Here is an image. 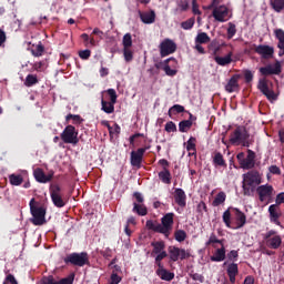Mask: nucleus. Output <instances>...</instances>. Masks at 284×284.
<instances>
[{"label": "nucleus", "instance_id": "f257e3e1", "mask_svg": "<svg viewBox=\"0 0 284 284\" xmlns=\"http://www.w3.org/2000/svg\"><path fill=\"white\" fill-rule=\"evenodd\" d=\"M146 229L156 234H163L165 239H170L172 234V227L174 226V213H166L162 219L161 223L148 220L145 224Z\"/></svg>", "mask_w": 284, "mask_h": 284}, {"label": "nucleus", "instance_id": "f03ea898", "mask_svg": "<svg viewBox=\"0 0 284 284\" xmlns=\"http://www.w3.org/2000/svg\"><path fill=\"white\" fill-rule=\"evenodd\" d=\"M242 176V190L244 196H250L251 194H254L256 186L263 183L261 173L256 170H251L247 173H244Z\"/></svg>", "mask_w": 284, "mask_h": 284}, {"label": "nucleus", "instance_id": "7ed1b4c3", "mask_svg": "<svg viewBox=\"0 0 284 284\" xmlns=\"http://www.w3.org/2000/svg\"><path fill=\"white\" fill-rule=\"evenodd\" d=\"M222 51H223V44L219 43V41H212L209 44V54H211V57L213 58V60L217 65L225 68L234 61L232 59V57H234V53L230 51L226 55L221 57Z\"/></svg>", "mask_w": 284, "mask_h": 284}, {"label": "nucleus", "instance_id": "20e7f679", "mask_svg": "<svg viewBox=\"0 0 284 284\" xmlns=\"http://www.w3.org/2000/svg\"><path fill=\"white\" fill-rule=\"evenodd\" d=\"M231 145H243V148H250V133L244 126H236L230 136Z\"/></svg>", "mask_w": 284, "mask_h": 284}, {"label": "nucleus", "instance_id": "39448f33", "mask_svg": "<svg viewBox=\"0 0 284 284\" xmlns=\"http://www.w3.org/2000/svg\"><path fill=\"white\" fill-rule=\"evenodd\" d=\"M240 166L242 170H254L256 166V153L252 150H247V155L245 158V153L240 152L236 155Z\"/></svg>", "mask_w": 284, "mask_h": 284}, {"label": "nucleus", "instance_id": "423d86ee", "mask_svg": "<svg viewBox=\"0 0 284 284\" xmlns=\"http://www.w3.org/2000/svg\"><path fill=\"white\" fill-rule=\"evenodd\" d=\"M65 265H75L77 267H83L90 263V257L85 252L71 253L64 257Z\"/></svg>", "mask_w": 284, "mask_h": 284}, {"label": "nucleus", "instance_id": "0eeeda50", "mask_svg": "<svg viewBox=\"0 0 284 284\" xmlns=\"http://www.w3.org/2000/svg\"><path fill=\"white\" fill-rule=\"evenodd\" d=\"M60 139H62L63 143L77 145V143H79V131H77V128H74V125L69 124L60 134Z\"/></svg>", "mask_w": 284, "mask_h": 284}, {"label": "nucleus", "instance_id": "6e6552de", "mask_svg": "<svg viewBox=\"0 0 284 284\" xmlns=\"http://www.w3.org/2000/svg\"><path fill=\"white\" fill-rule=\"evenodd\" d=\"M133 199H135V202H133L132 212L138 214V216H148V206L144 204L145 197H143V194L141 192H134Z\"/></svg>", "mask_w": 284, "mask_h": 284}, {"label": "nucleus", "instance_id": "1a4fd4ad", "mask_svg": "<svg viewBox=\"0 0 284 284\" xmlns=\"http://www.w3.org/2000/svg\"><path fill=\"white\" fill-rule=\"evenodd\" d=\"M106 94H109L110 97V102L105 101V99H103V97L101 98V111L105 112V114H112L114 113V105L116 104V90L114 89H108L106 90Z\"/></svg>", "mask_w": 284, "mask_h": 284}, {"label": "nucleus", "instance_id": "9d476101", "mask_svg": "<svg viewBox=\"0 0 284 284\" xmlns=\"http://www.w3.org/2000/svg\"><path fill=\"white\" fill-rule=\"evenodd\" d=\"M51 201L55 207H65V199L61 195V186L59 184H51L49 187Z\"/></svg>", "mask_w": 284, "mask_h": 284}, {"label": "nucleus", "instance_id": "9b49d317", "mask_svg": "<svg viewBox=\"0 0 284 284\" xmlns=\"http://www.w3.org/2000/svg\"><path fill=\"white\" fill-rule=\"evenodd\" d=\"M191 254L185 248H179V246H169V263H176V261H185L190 258Z\"/></svg>", "mask_w": 284, "mask_h": 284}, {"label": "nucleus", "instance_id": "f8f14e48", "mask_svg": "<svg viewBox=\"0 0 284 284\" xmlns=\"http://www.w3.org/2000/svg\"><path fill=\"white\" fill-rule=\"evenodd\" d=\"M257 90H260V92H262V94H264V97H266L271 103L278 99V95L274 92V90L270 89L267 79L265 78L258 80Z\"/></svg>", "mask_w": 284, "mask_h": 284}, {"label": "nucleus", "instance_id": "ddd939ff", "mask_svg": "<svg viewBox=\"0 0 284 284\" xmlns=\"http://www.w3.org/2000/svg\"><path fill=\"white\" fill-rule=\"evenodd\" d=\"M47 210L43 206L31 207V223L33 225H45Z\"/></svg>", "mask_w": 284, "mask_h": 284}, {"label": "nucleus", "instance_id": "4468645a", "mask_svg": "<svg viewBox=\"0 0 284 284\" xmlns=\"http://www.w3.org/2000/svg\"><path fill=\"white\" fill-rule=\"evenodd\" d=\"M148 150H150V145L131 152V165L133 168H141V164L143 163V156Z\"/></svg>", "mask_w": 284, "mask_h": 284}, {"label": "nucleus", "instance_id": "2eb2a0df", "mask_svg": "<svg viewBox=\"0 0 284 284\" xmlns=\"http://www.w3.org/2000/svg\"><path fill=\"white\" fill-rule=\"evenodd\" d=\"M176 52V43L170 39H165L160 43V54L162 58L170 57Z\"/></svg>", "mask_w": 284, "mask_h": 284}, {"label": "nucleus", "instance_id": "dca6fc26", "mask_svg": "<svg viewBox=\"0 0 284 284\" xmlns=\"http://www.w3.org/2000/svg\"><path fill=\"white\" fill-rule=\"evenodd\" d=\"M212 10V16L215 21H219L220 23H225V21H227V19L225 18L227 17V14H230V9H227L226 6H216Z\"/></svg>", "mask_w": 284, "mask_h": 284}, {"label": "nucleus", "instance_id": "f3484780", "mask_svg": "<svg viewBox=\"0 0 284 284\" xmlns=\"http://www.w3.org/2000/svg\"><path fill=\"white\" fill-rule=\"evenodd\" d=\"M256 193L258 194L261 203H264L267 199H272V194H274V186L270 184L260 185L256 189Z\"/></svg>", "mask_w": 284, "mask_h": 284}, {"label": "nucleus", "instance_id": "a211bd4d", "mask_svg": "<svg viewBox=\"0 0 284 284\" xmlns=\"http://www.w3.org/2000/svg\"><path fill=\"white\" fill-rule=\"evenodd\" d=\"M239 81H241V74H233L225 84L224 90L229 92V94L241 92V84H239Z\"/></svg>", "mask_w": 284, "mask_h": 284}, {"label": "nucleus", "instance_id": "6ab92c4d", "mask_svg": "<svg viewBox=\"0 0 284 284\" xmlns=\"http://www.w3.org/2000/svg\"><path fill=\"white\" fill-rule=\"evenodd\" d=\"M282 67L278 60L275 61L274 65L268 64L266 67L260 68V73L262 77H271V74H281Z\"/></svg>", "mask_w": 284, "mask_h": 284}, {"label": "nucleus", "instance_id": "aec40b11", "mask_svg": "<svg viewBox=\"0 0 284 284\" xmlns=\"http://www.w3.org/2000/svg\"><path fill=\"white\" fill-rule=\"evenodd\" d=\"M234 212L235 226L232 230H241V227H245L247 223V216L237 207H232Z\"/></svg>", "mask_w": 284, "mask_h": 284}, {"label": "nucleus", "instance_id": "412c9836", "mask_svg": "<svg viewBox=\"0 0 284 284\" xmlns=\"http://www.w3.org/2000/svg\"><path fill=\"white\" fill-rule=\"evenodd\" d=\"M33 176L38 183H50L52 179L54 178V171H50L48 174L43 172V169H36L33 171Z\"/></svg>", "mask_w": 284, "mask_h": 284}, {"label": "nucleus", "instance_id": "4be33fe9", "mask_svg": "<svg viewBox=\"0 0 284 284\" xmlns=\"http://www.w3.org/2000/svg\"><path fill=\"white\" fill-rule=\"evenodd\" d=\"M256 54H260L262 59H274V47L267 44H260L255 47Z\"/></svg>", "mask_w": 284, "mask_h": 284}, {"label": "nucleus", "instance_id": "5701e85b", "mask_svg": "<svg viewBox=\"0 0 284 284\" xmlns=\"http://www.w3.org/2000/svg\"><path fill=\"white\" fill-rule=\"evenodd\" d=\"M138 14L142 23H145L146 26H150L154 23V21H156V12H154V10H150V11L139 10Z\"/></svg>", "mask_w": 284, "mask_h": 284}, {"label": "nucleus", "instance_id": "b1692460", "mask_svg": "<svg viewBox=\"0 0 284 284\" xmlns=\"http://www.w3.org/2000/svg\"><path fill=\"white\" fill-rule=\"evenodd\" d=\"M173 196L179 207H185V205H187V195L185 194V191H183V189H175Z\"/></svg>", "mask_w": 284, "mask_h": 284}, {"label": "nucleus", "instance_id": "393cba45", "mask_svg": "<svg viewBox=\"0 0 284 284\" xmlns=\"http://www.w3.org/2000/svg\"><path fill=\"white\" fill-rule=\"evenodd\" d=\"M274 37L277 40V48H278V57H284V30L283 29H275Z\"/></svg>", "mask_w": 284, "mask_h": 284}, {"label": "nucleus", "instance_id": "a878e982", "mask_svg": "<svg viewBox=\"0 0 284 284\" xmlns=\"http://www.w3.org/2000/svg\"><path fill=\"white\" fill-rule=\"evenodd\" d=\"M226 274L231 284L236 283V276H239V264L232 262L226 267Z\"/></svg>", "mask_w": 284, "mask_h": 284}, {"label": "nucleus", "instance_id": "bb28decb", "mask_svg": "<svg viewBox=\"0 0 284 284\" xmlns=\"http://www.w3.org/2000/svg\"><path fill=\"white\" fill-rule=\"evenodd\" d=\"M155 274L161 278V281H174V273L168 271L165 266L156 268Z\"/></svg>", "mask_w": 284, "mask_h": 284}, {"label": "nucleus", "instance_id": "cd10ccee", "mask_svg": "<svg viewBox=\"0 0 284 284\" xmlns=\"http://www.w3.org/2000/svg\"><path fill=\"white\" fill-rule=\"evenodd\" d=\"M268 214L272 223L281 225V222H278V219H281V213L278 212V206L276 204L270 205Z\"/></svg>", "mask_w": 284, "mask_h": 284}, {"label": "nucleus", "instance_id": "c85d7f7f", "mask_svg": "<svg viewBox=\"0 0 284 284\" xmlns=\"http://www.w3.org/2000/svg\"><path fill=\"white\" fill-rule=\"evenodd\" d=\"M158 176L164 185H170L172 183V173H170L168 168H163V170L158 173Z\"/></svg>", "mask_w": 284, "mask_h": 284}, {"label": "nucleus", "instance_id": "c756f323", "mask_svg": "<svg viewBox=\"0 0 284 284\" xmlns=\"http://www.w3.org/2000/svg\"><path fill=\"white\" fill-rule=\"evenodd\" d=\"M225 258V245L222 244L221 248H217L211 256L213 263H221Z\"/></svg>", "mask_w": 284, "mask_h": 284}, {"label": "nucleus", "instance_id": "7c9ffc66", "mask_svg": "<svg viewBox=\"0 0 284 284\" xmlns=\"http://www.w3.org/2000/svg\"><path fill=\"white\" fill-rule=\"evenodd\" d=\"M283 243V240L281 239V235H274L270 240H266V244L271 250H278Z\"/></svg>", "mask_w": 284, "mask_h": 284}, {"label": "nucleus", "instance_id": "2f4dec72", "mask_svg": "<svg viewBox=\"0 0 284 284\" xmlns=\"http://www.w3.org/2000/svg\"><path fill=\"white\" fill-rule=\"evenodd\" d=\"M186 151L189 156H194L196 154V138L191 136L186 142Z\"/></svg>", "mask_w": 284, "mask_h": 284}, {"label": "nucleus", "instance_id": "473e14b6", "mask_svg": "<svg viewBox=\"0 0 284 284\" xmlns=\"http://www.w3.org/2000/svg\"><path fill=\"white\" fill-rule=\"evenodd\" d=\"M270 6L274 12L281 14V12L284 10V0H270Z\"/></svg>", "mask_w": 284, "mask_h": 284}, {"label": "nucleus", "instance_id": "72a5a7b5", "mask_svg": "<svg viewBox=\"0 0 284 284\" xmlns=\"http://www.w3.org/2000/svg\"><path fill=\"white\" fill-rule=\"evenodd\" d=\"M151 245L153 246L152 254H161L165 252V242L163 241H158V242H152Z\"/></svg>", "mask_w": 284, "mask_h": 284}, {"label": "nucleus", "instance_id": "f704fd0d", "mask_svg": "<svg viewBox=\"0 0 284 284\" xmlns=\"http://www.w3.org/2000/svg\"><path fill=\"white\" fill-rule=\"evenodd\" d=\"M182 112H185V106L181 105V104H174L173 106H171L169 109V116L170 119H172V116L176 115V114H182Z\"/></svg>", "mask_w": 284, "mask_h": 284}, {"label": "nucleus", "instance_id": "c9c22d12", "mask_svg": "<svg viewBox=\"0 0 284 284\" xmlns=\"http://www.w3.org/2000/svg\"><path fill=\"white\" fill-rule=\"evenodd\" d=\"M225 199H227L225 192L217 193L212 203L213 207H219V205H223V203H225Z\"/></svg>", "mask_w": 284, "mask_h": 284}, {"label": "nucleus", "instance_id": "e433bc0d", "mask_svg": "<svg viewBox=\"0 0 284 284\" xmlns=\"http://www.w3.org/2000/svg\"><path fill=\"white\" fill-rule=\"evenodd\" d=\"M43 52H45V47H43L41 42H39L37 45H33L31 49V54L33 57H43Z\"/></svg>", "mask_w": 284, "mask_h": 284}, {"label": "nucleus", "instance_id": "4c0bfd02", "mask_svg": "<svg viewBox=\"0 0 284 284\" xmlns=\"http://www.w3.org/2000/svg\"><path fill=\"white\" fill-rule=\"evenodd\" d=\"M9 182L12 184V185H16V186H19L21 185V183H23V175L21 174H10L9 175Z\"/></svg>", "mask_w": 284, "mask_h": 284}, {"label": "nucleus", "instance_id": "58836bf2", "mask_svg": "<svg viewBox=\"0 0 284 284\" xmlns=\"http://www.w3.org/2000/svg\"><path fill=\"white\" fill-rule=\"evenodd\" d=\"M39 83V78L34 74H28L24 81V85L27 88H32V85H37Z\"/></svg>", "mask_w": 284, "mask_h": 284}, {"label": "nucleus", "instance_id": "ea45409f", "mask_svg": "<svg viewBox=\"0 0 284 284\" xmlns=\"http://www.w3.org/2000/svg\"><path fill=\"white\" fill-rule=\"evenodd\" d=\"M214 165H219L220 168H225L227 164L225 163V159H223V154L220 152L215 153L213 158Z\"/></svg>", "mask_w": 284, "mask_h": 284}, {"label": "nucleus", "instance_id": "a19ab883", "mask_svg": "<svg viewBox=\"0 0 284 284\" xmlns=\"http://www.w3.org/2000/svg\"><path fill=\"white\" fill-rule=\"evenodd\" d=\"M70 120H72L73 123H75V124H78V125H81V123L83 122V118H81V115H79V114L69 113V114L65 116V122H67V123H70Z\"/></svg>", "mask_w": 284, "mask_h": 284}, {"label": "nucleus", "instance_id": "79ce46f5", "mask_svg": "<svg viewBox=\"0 0 284 284\" xmlns=\"http://www.w3.org/2000/svg\"><path fill=\"white\" fill-rule=\"evenodd\" d=\"M210 41H211L210 36H207V33L205 32L199 33L195 38V43H200V44L210 43Z\"/></svg>", "mask_w": 284, "mask_h": 284}, {"label": "nucleus", "instance_id": "37998d69", "mask_svg": "<svg viewBox=\"0 0 284 284\" xmlns=\"http://www.w3.org/2000/svg\"><path fill=\"white\" fill-rule=\"evenodd\" d=\"M163 258H168V252L163 251L162 253L158 254L155 256V265L158 268L164 267L163 265Z\"/></svg>", "mask_w": 284, "mask_h": 284}, {"label": "nucleus", "instance_id": "c03bdc74", "mask_svg": "<svg viewBox=\"0 0 284 284\" xmlns=\"http://www.w3.org/2000/svg\"><path fill=\"white\" fill-rule=\"evenodd\" d=\"M164 67H163V70L165 72V75L166 77H176V70L175 69H172L170 68V59H166L165 62H164Z\"/></svg>", "mask_w": 284, "mask_h": 284}, {"label": "nucleus", "instance_id": "a18cd8bd", "mask_svg": "<svg viewBox=\"0 0 284 284\" xmlns=\"http://www.w3.org/2000/svg\"><path fill=\"white\" fill-rule=\"evenodd\" d=\"M192 128V120H183L179 123L180 132H187Z\"/></svg>", "mask_w": 284, "mask_h": 284}, {"label": "nucleus", "instance_id": "49530a36", "mask_svg": "<svg viewBox=\"0 0 284 284\" xmlns=\"http://www.w3.org/2000/svg\"><path fill=\"white\" fill-rule=\"evenodd\" d=\"M174 239H175V241H178V243H183V241H185V239H187V233L183 230H176L174 232Z\"/></svg>", "mask_w": 284, "mask_h": 284}, {"label": "nucleus", "instance_id": "de8ad7c7", "mask_svg": "<svg viewBox=\"0 0 284 284\" xmlns=\"http://www.w3.org/2000/svg\"><path fill=\"white\" fill-rule=\"evenodd\" d=\"M222 219L226 227H232V213L230 212V209L223 213Z\"/></svg>", "mask_w": 284, "mask_h": 284}, {"label": "nucleus", "instance_id": "09e8293b", "mask_svg": "<svg viewBox=\"0 0 284 284\" xmlns=\"http://www.w3.org/2000/svg\"><path fill=\"white\" fill-rule=\"evenodd\" d=\"M123 57H124V61L126 63H130L134 60V52L130 48L123 49Z\"/></svg>", "mask_w": 284, "mask_h": 284}, {"label": "nucleus", "instance_id": "8fccbe9b", "mask_svg": "<svg viewBox=\"0 0 284 284\" xmlns=\"http://www.w3.org/2000/svg\"><path fill=\"white\" fill-rule=\"evenodd\" d=\"M123 49H129L132 45V34L125 33L122 39Z\"/></svg>", "mask_w": 284, "mask_h": 284}, {"label": "nucleus", "instance_id": "3c124183", "mask_svg": "<svg viewBox=\"0 0 284 284\" xmlns=\"http://www.w3.org/2000/svg\"><path fill=\"white\" fill-rule=\"evenodd\" d=\"M194 23H195L194 18H190V19H187L186 21H183V22L181 23V28H182L183 30H192V29L194 28Z\"/></svg>", "mask_w": 284, "mask_h": 284}, {"label": "nucleus", "instance_id": "603ef678", "mask_svg": "<svg viewBox=\"0 0 284 284\" xmlns=\"http://www.w3.org/2000/svg\"><path fill=\"white\" fill-rule=\"evenodd\" d=\"M243 74L245 83H252L254 81V73L250 69L244 70Z\"/></svg>", "mask_w": 284, "mask_h": 284}, {"label": "nucleus", "instance_id": "864d4df0", "mask_svg": "<svg viewBox=\"0 0 284 284\" xmlns=\"http://www.w3.org/2000/svg\"><path fill=\"white\" fill-rule=\"evenodd\" d=\"M236 34V24L230 22L227 28V39H233Z\"/></svg>", "mask_w": 284, "mask_h": 284}, {"label": "nucleus", "instance_id": "5fc2aeb1", "mask_svg": "<svg viewBox=\"0 0 284 284\" xmlns=\"http://www.w3.org/2000/svg\"><path fill=\"white\" fill-rule=\"evenodd\" d=\"M214 243H219L221 246H223V240L216 239V234L212 233L206 242V245H214Z\"/></svg>", "mask_w": 284, "mask_h": 284}, {"label": "nucleus", "instance_id": "6e6d98bb", "mask_svg": "<svg viewBox=\"0 0 284 284\" xmlns=\"http://www.w3.org/2000/svg\"><path fill=\"white\" fill-rule=\"evenodd\" d=\"M74 283V274L69 275L58 282L54 281V284H72Z\"/></svg>", "mask_w": 284, "mask_h": 284}, {"label": "nucleus", "instance_id": "4d7b16f0", "mask_svg": "<svg viewBox=\"0 0 284 284\" xmlns=\"http://www.w3.org/2000/svg\"><path fill=\"white\" fill-rule=\"evenodd\" d=\"M165 132H168L169 134L171 132H176V123H174L173 121H169L166 122L165 126H164Z\"/></svg>", "mask_w": 284, "mask_h": 284}, {"label": "nucleus", "instance_id": "13d9d810", "mask_svg": "<svg viewBox=\"0 0 284 284\" xmlns=\"http://www.w3.org/2000/svg\"><path fill=\"white\" fill-rule=\"evenodd\" d=\"M226 257L229 258V261L236 263V261H239V251L232 250L230 253H227Z\"/></svg>", "mask_w": 284, "mask_h": 284}, {"label": "nucleus", "instance_id": "bf43d9fd", "mask_svg": "<svg viewBox=\"0 0 284 284\" xmlns=\"http://www.w3.org/2000/svg\"><path fill=\"white\" fill-rule=\"evenodd\" d=\"M91 54H92V51H90V49L79 51V57L83 61H88V59H90Z\"/></svg>", "mask_w": 284, "mask_h": 284}, {"label": "nucleus", "instance_id": "052dcab7", "mask_svg": "<svg viewBox=\"0 0 284 284\" xmlns=\"http://www.w3.org/2000/svg\"><path fill=\"white\" fill-rule=\"evenodd\" d=\"M2 284H19L14 275L8 274Z\"/></svg>", "mask_w": 284, "mask_h": 284}, {"label": "nucleus", "instance_id": "680f3d73", "mask_svg": "<svg viewBox=\"0 0 284 284\" xmlns=\"http://www.w3.org/2000/svg\"><path fill=\"white\" fill-rule=\"evenodd\" d=\"M190 276L193 281H199V283L205 282V277L199 273H190Z\"/></svg>", "mask_w": 284, "mask_h": 284}, {"label": "nucleus", "instance_id": "e2e57ef3", "mask_svg": "<svg viewBox=\"0 0 284 284\" xmlns=\"http://www.w3.org/2000/svg\"><path fill=\"white\" fill-rule=\"evenodd\" d=\"M268 172L271 174H275L276 176H281V168H278L277 165L273 164L268 168Z\"/></svg>", "mask_w": 284, "mask_h": 284}, {"label": "nucleus", "instance_id": "0e129e2a", "mask_svg": "<svg viewBox=\"0 0 284 284\" xmlns=\"http://www.w3.org/2000/svg\"><path fill=\"white\" fill-rule=\"evenodd\" d=\"M197 212L200 214H203L204 212H207V204H205V202L201 201L199 204H197Z\"/></svg>", "mask_w": 284, "mask_h": 284}, {"label": "nucleus", "instance_id": "69168bd1", "mask_svg": "<svg viewBox=\"0 0 284 284\" xmlns=\"http://www.w3.org/2000/svg\"><path fill=\"white\" fill-rule=\"evenodd\" d=\"M284 203V192L280 193L276 195V199H275V205H283Z\"/></svg>", "mask_w": 284, "mask_h": 284}, {"label": "nucleus", "instance_id": "338daca9", "mask_svg": "<svg viewBox=\"0 0 284 284\" xmlns=\"http://www.w3.org/2000/svg\"><path fill=\"white\" fill-rule=\"evenodd\" d=\"M273 236H276V231L271 230V231H268V232L264 235V239H265V241H268V240L273 239Z\"/></svg>", "mask_w": 284, "mask_h": 284}, {"label": "nucleus", "instance_id": "774afa93", "mask_svg": "<svg viewBox=\"0 0 284 284\" xmlns=\"http://www.w3.org/2000/svg\"><path fill=\"white\" fill-rule=\"evenodd\" d=\"M243 284H254V277L252 275L246 276Z\"/></svg>", "mask_w": 284, "mask_h": 284}]
</instances>
